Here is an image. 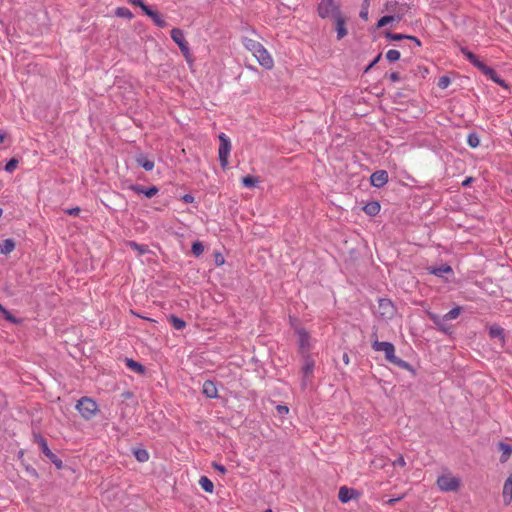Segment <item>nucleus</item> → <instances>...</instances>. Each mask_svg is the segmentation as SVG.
<instances>
[{
  "mask_svg": "<svg viewBox=\"0 0 512 512\" xmlns=\"http://www.w3.org/2000/svg\"><path fill=\"white\" fill-rule=\"evenodd\" d=\"M243 45L247 50H249L253 54V56L257 59L258 63L262 67H264L265 69L273 68V58L260 42L245 37L243 39Z\"/></svg>",
  "mask_w": 512,
  "mask_h": 512,
  "instance_id": "1",
  "label": "nucleus"
},
{
  "mask_svg": "<svg viewBox=\"0 0 512 512\" xmlns=\"http://www.w3.org/2000/svg\"><path fill=\"white\" fill-rule=\"evenodd\" d=\"M372 348L375 351L384 352L385 358L388 362H390L396 366L402 367V368L407 367L408 364L404 360L398 358L395 355V347L391 342H385V341L381 342V341L375 340L372 343Z\"/></svg>",
  "mask_w": 512,
  "mask_h": 512,
  "instance_id": "2",
  "label": "nucleus"
},
{
  "mask_svg": "<svg viewBox=\"0 0 512 512\" xmlns=\"http://www.w3.org/2000/svg\"><path fill=\"white\" fill-rule=\"evenodd\" d=\"M76 409L84 419L90 420L97 414L98 405L93 399L89 397H82L78 400Z\"/></svg>",
  "mask_w": 512,
  "mask_h": 512,
  "instance_id": "3",
  "label": "nucleus"
},
{
  "mask_svg": "<svg viewBox=\"0 0 512 512\" xmlns=\"http://www.w3.org/2000/svg\"><path fill=\"white\" fill-rule=\"evenodd\" d=\"M407 11V6L404 3H399L396 0H388L383 5L382 12L388 13L390 16H398L395 17L396 21H400Z\"/></svg>",
  "mask_w": 512,
  "mask_h": 512,
  "instance_id": "4",
  "label": "nucleus"
},
{
  "mask_svg": "<svg viewBox=\"0 0 512 512\" xmlns=\"http://www.w3.org/2000/svg\"><path fill=\"white\" fill-rule=\"evenodd\" d=\"M341 13L339 6L334 0H321L318 4V14L321 18H334Z\"/></svg>",
  "mask_w": 512,
  "mask_h": 512,
  "instance_id": "5",
  "label": "nucleus"
},
{
  "mask_svg": "<svg viewBox=\"0 0 512 512\" xmlns=\"http://www.w3.org/2000/svg\"><path fill=\"white\" fill-rule=\"evenodd\" d=\"M219 141H220V146H219V150H218L219 161H220L221 166L223 168H226L228 165V159H229V155L231 152V141H230L229 137L224 133H221L219 135Z\"/></svg>",
  "mask_w": 512,
  "mask_h": 512,
  "instance_id": "6",
  "label": "nucleus"
},
{
  "mask_svg": "<svg viewBox=\"0 0 512 512\" xmlns=\"http://www.w3.org/2000/svg\"><path fill=\"white\" fill-rule=\"evenodd\" d=\"M437 485L441 491H457L460 488V480L451 474H445L438 477Z\"/></svg>",
  "mask_w": 512,
  "mask_h": 512,
  "instance_id": "7",
  "label": "nucleus"
},
{
  "mask_svg": "<svg viewBox=\"0 0 512 512\" xmlns=\"http://www.w3.org/2000/svg\"><path fill=\"white\" fill-rule=\"evenodd\" d=\"M299 353L301 356L310 355L312 349V339L309 333L304 328H297Z\"/></svg>",
  "mask_w": 512,
  "mask_h": 512,
  "instance_id": "8",
  "label": "nucleus"
},
{
  "mask_svg": "<svg viewBox=\"0 0 512 512\" xmlns=\"http://www.w3.org/2000/svg\"><path fill=\"white\" fill-rule=\"evenodd\" d=\"M171 38L179 46L184 57L188 60L191 56L190 49L187 41L185 40L184 33L179 28H173L171 30Z\"/></svg>",
  "mask_w": 512,
  "mask_h": 512,
  "instance_id": "9",
  "label": "nucleus"
},
{
  "mask_svg": "<svg viewBox=\"0 0 512 512\" xmlns=\"http://www.w3.org/2000/svg\"><path fill=\"white\" fill-rule=\"evenodd\" d=\"M377 313L381 318L391 319L394 317L396 309L390 299L380 298L378 301Z\"/></svg>",
  "mask_w": 512,
  "mask_h": 512,
  "instance_id": "10",
  "label": "nucleus"
},
{
  "mask_svg": "<svg viewBox=\"0 0 512 512\" xmlns=\"http://www.w3.org/2000/svg\"><path fill=\"white\" fill-rule=\"evenodd\" d=\"M302 358H303V365L301 368V372L303 375L302 386L306 387L312 377L314 366H315V361L311 357V355L302 356Z\"/></svg>",
  "mask_w": 512,
  "mask_h": 512,
  "instance_id": "11",
  "label": "nucleus"
},
{
  "mask_svg": "<svg viewBox=\"0 0 512 512\" xmlns=\"http://www.w3.org/2000/svg\"><path fill=\"white\" fill-rule=\"evenodd\" d=\"M333 20L335 22V29H336V32H337V39L340 40V39L344 38L348 34V31H347V29L345 27L346 17L342 13H339L336 16H334Z\"/></svg>",
  "mask_w": 512,
  "mask_h": 512,
  "instance_id": "12",
  "label": "nucleus"
},
{
  "mask_svg": "<svg viewBox=\"0 0 512 512\" xmlns=\"http://www.w3.org/2000/svg\"><path fill=\"white\" fill-rule=\"evenodd\" d=\"M480 71L484 75L489 77L494 83L498 84L499 86H501L505 89L508 88V84L498 76V74L495 72L494 69H492L484 64V65H480Z\"/></svg>",
  "mask_w": 512,
  "mask_h": 512,
  "instance_id": "13",
  "label": "nucleus"
},
{
  "mask_svg": "<svg viewBox=\"0 0 512 512\" xmlns=\"http://www.w3.org/2000/svg\"><path fill=\"white\" fill-rule=\"evenodd\" d=\"M143 12L152 19L154 24L159 28L167 27V22L164 17L157 11L152 10L149 6L144 7Z\"/></svg>",
  "mask_w": 512,
  "mask_h": 512,
  "instance_id": "14",
  "label": "nucleus"
},
{
  "mask_svg": "<svg viewBox=\"0 0 512 512\" xmlns=\"http://www.w3.org/2000/svg\"><path fill=\"white\" fill-rule=\"evenodd\" d=\"M38 443L44 455L48 457L57 466V468H61L62 461L49 449L46 440L44 438H39Z\"/></svg>",
  "mask_w": 512,
  "mask_h": 512,
  "instance_id": "15",
  "label": "nucleus"
},
{
  "mask_svg": "<svg viewBox=\"0 0 512 512\" xmlns=\"http://www.w3.org/2000/svg\"><path fill=\"white\" fill-rule=\"evenodd\" d=\"M370 180L374 187L380 188L388 182V173L384 170L376 171L371 175Z\"/></svg>",
  "mask_w": 512,
  "mask_h": 512,
  "instance_id": "16",
  "label": "nucleus"
},
{
  "mask_svg": "<svg viewBox=\"0 0 512 512\" xmlns=\"http://www.w3.org/2000/svg\"><path fill=\"white\" fill-rule=\"evenodd\" d=\"M358 496V492L354 489L342 486L339 489L338 498L342 503H347Z\"/></svg>",
  "mask_w": 512,
  "mask_h": 512,
  "instance_id": "17",
  "label": "nucleus"
},
{
  "mask_svg": "<svg viewBox=\"0 0 512 512\" xmlns=\"http://www.w3.org/2000/svg\"><path fill=\"white\" fill-rule=\"evenodd\" d=\"M202 393L210 399H215L218 397V389L215 383L211 380H206L202 386Z\"/></svg>",
  "mask_w": 512,
  "mask_h": 512,
  "instance_id": "18",
  "label": "nucleus"
},
{
  "mask_svg": "<svg viewBox=\"0 0 512 512\" xmlns=\"http://www.w3.org/2000/svg\"><path fill=\"white\" fill-rule=\"evenodd\" d=\"M502 497L505 505H509L512 502V473L504 483Z\"/></svg>",
  "mask_w": 512,
  "mask_h": 512,
  "instance_id": "19",
  "label": "nucleus"
},
{
  "mask_svg": "<svg viewBox=\"0 0 512 512\" xmlns=\"http://www.w3.org/2000/svg\"><path fill=\"white\" fill-rule=\"evenodd\" d=\"M131 189L138 194H144L148 198H152L158 193V189L155 186L150 187L149 189H144L141 186L133 185Z\"/></svg>",
  "mask_w": 512,
  "mask_h": 512,
  "instance_id": "20",
  "label": "nucleus"
},
{
  "mask_svg": "<svg viewBox=\"0 0 512 512\" xmlns=\"http://www.w3.org/2000/svg\"><path fill=\"white\" fill-rule=\"evenodd\" d=\"M125 364H126L127 368H129L130 370H132L133 372H135L137 374H144V372H145L144 366L133 359L126 358Z\"/></svg>",
  "mask_w": 512,
  "mask_h": 512,
  "instance_id": "21",
  "label": "nucleus"
},
{
  "mask_svg": "<svg viewBox=\"0 0 512 512\" xmlns=\"http://www.w3.org/2000/svg\"><path fill=\"white\" fill-rule=\"evenodd\" d=\"M136 162L139 166H141L142 168H144L146 171H151L153 170L154 168V161L153 160H150L148 159L145 155L143 154H140L137 158H136Z\"/></svg>",
  "mask_w": 512,
  "mask_h": 512,
  "instance_id": "22",
  "label": "nucleus"
},
{
  "mask_svg": "<svg viewBox=\"0 0 512 512\" xmlns=\"http://www.w3.org/2000/svg\"><path fill=\"white\" fill-rule=\"evenodd\" d=\"M429 273L442 277L444 274L452 273V268L447 264H443L440 267L429 268Z\"/></svg>",
  "mask_w": 512,
  "mask_h": 512,
  "instance_id": "23",
  "label": "nucleus"
},
{
  "mask_svg": "<svg viewBox=\"0 0 512 512\" xmlns=\"http://www.w3.org/2000/svg\"><path fill=\"white\" fill-rule=\"evenodd\" d=\"M499 449L501 450L500 461L502 463L506 462L512 455V447L503 442L499 443Z\"/></svg>",
  "mask_w": 512,
  "mask_h": 512,
  "instance_id": "24",
  "label": "nucleus"
},
{
  "mask_svg": "<svg viewBox=\"0 0 512 512\" xmlns=\"http://www.w3.org/2000/svg\"><path fill=\"white\" fill-rule=\"evenodd\" d=\"M15 248V243L12 239H5L0 243V254H9Z\"/></svg>",
  "mask_w": 512,
  "mask_h": 512,
  "instance_id": "25",
  "label": "nucleus"
},
{
  "mask_svg": "<svg viewBox=\"0 0 512 512\" xmlns=\"http://www.w3.org/2000/svg\"><path fill=\"white\" fill-rule=\"evenodd\" d=\"M363 210L364 212L367 214V215H370V216H375L379 213L380 211V204L376 201H373V202H370V203H367L364 207H363Z\"/></svg>",
  "mask_w": 512,
  "mask_h": 512,
  "instance_id": "26",
  "label": "nucleus"
},
{
  "mask_svg": "<svg viewBox=\"0 0 512 512\" xmlns=\"http://www.w3.org/2000/svg\"><path fill=\"white\" fill-rule=\"evenodd\" d=\"M463 55L476 67L480 70V65H484L483 62H481L475 54H473L471 51L463 48L462 49Z\"/></svg>",
  "mask_w": 512,
  "mask_h": 512,
  "instance_id": "27",
  "label": "nucleus"
},
{
  "mask_svg": "<svg viewBox=\"0 0 512 512\" xmlns=\"http://www.w3.org/2000/svg\"><path fill=\"white\" fill-rule=\"evenodd\" d=\"M489 335L492 338H499L502 343L505 341L504 330L498 325H493L489 328Z\"/></svg>",
  "mask_w": 512,
  "mask_h": 512,
  "instance_id": "28",
  "label": "nucleus"
},
{
  "mask_svg": "<svg viewBox=\"0 0 512 512\" xmlns=\"http://www.w3.org/2000/svg\"><path fill=\"white\" fill-rule=\"evenodd\" d=\"M199 485L205 492L212 493L214 490L213 482L206 476H202L199 479Z\"/></svg>",
  "mask_w": 512,
  "mask_h": 512,
  "instance_id": "29",
  "label": "nucleus"
},
{
  "mask_svg": "<svg viewBox=\"0 0 512 512\" xmlns=\"http://www.w3.org/2000/svg\"><path fill=\"white\" fill-rule=\"evenodd\" d=\"M168 321L172 324V326L174 327V329L176 330H182L185 328L186 326V323L184 320H182L181 318L175 316V315H170L168 317Z\"/></svg>",
  "mask_w": 512,
  "mask_h": 512,
  "instance_id": "30",
  "label": "nucleus"
},
{
  "mask_svg": "<svg viewBox=\"0 0 512 512\" xmlns=\"http://www.w3.org/2000/svg\"><path fill=\"white\" fill-rule=\"evenodd\" d=\"M127 246H129L131 249L138 252L139 255L146 254L148 252V246L147 245H140L134 241L127 242Z\"/></svg>",
  "mask_w": 512,
  "mask_h": 512,
  "instance_id": "31",
  "label": "nucleus"
},
{
  "mask_svg": "<svg viewBox=\"0 0 512 512\" xmlns=\"http://www.w3.org/2000/svg\"><path fill=\"white\" fill-rule=\"evenodd\" d=\"M467 144L471 148H477L480 145V138L476 133H470L467 137Z\"/></svg>",
  "mask_w": 512,
  "mask_h": 512,
  "instance_id": "32",
  "label": "nucleus"
},
{
  "mask_svg": "<svg viewBox=\"0 0 512 512\" xmlns=\"http://www.w3.org/2000/svg\"><path fill=\"white\" fill-rule=\"evenodd\" d=\"M460 313H461V307L457 306V307L451 309L448 313H446L443 316V320L448 321V320L456 319L460 315Z\"/></svg>",
  "mask_w": 512,
  "mask_h": 512,
  "instance_id": "33",
  "label": "nucleus"
},
{
  "mask_svg": "<svg viewBox=\"0 0 512 512\" xmlns=\"http://www.w3.org/2000/svg\"><path fill=\"white\" fill-rule=\"evenodd\" d=\"M116 15L118 17H122V18H127V19H132L133 18V14L132 12L126 8V7H119L116 9Z\"/></svg>",
  "mask_w": 512,
  "mask_h": 512,
  "instance_id": "34",
  "label": "nucleus"
},
{
  "mask_svg": "<svg viewBox=\"0 0 512 512\" xmlns=\"http://www.w3.org/2000/svg\"><path fill=\"white\" fill-rule=\"evenodd\" d=\"M258 182H259V180L256 177L245 176L242 178V184L248 188L255 187Z\"/></svg>",
  "mask_w": 512,
  "mask_h": 512,
  "instance_id": "35",
  "label": "nucleus"
},
{
  "mask_svg": "<svg viewBox=\"0 0 512 512\" xmlns=\"http://www.w3.org/2000/svg\"><path fill=\"white\" fill-rule=\"evenodd\" d=\"M396 16H390V15H385L383 17H381L378 22H377V28H382L384 26H386L387 24L393 22V21H396Z\"/></svg>",
  "mask_w": 512,
  "mask_h": 512,
  "instance_id": "36",
  "label": "nucleus"
},
{
  "mask_svg": "<svg viewBox=\"0 0 512 512\" xmlns=\"http://www.w3.org/2000/svg\"><path fill=\"white\" fill-rule=\"evenodd\" d=\"M136 459L140 462H146L149 459V454L144 449H138L134 452Z\"/></svg>",
  "mask_w": 512,
  "mask_h": 512,
  "instance_id": "37",
  "label": "nucleus"
},
{
  "mask_svg": "<svg viewBox=\"0 0 512 512\" xmlns=\"http://www.w3.org/2000/svg\"><path fill=\"white\" fill-rule=\"evenodd\" d=\"M386 58L390 62H394L400 59V52L395 49H390L386 53Z\"/></svg>",
  "mask_w": 512,
  "mask_h": 512,
  "instance_id": "38",
  "label": "nucleus"
},
{
  "mask_svg": "<svg viewBox=\"0 0 512 512\" xmlns=\"http://www.w3.org/2000/svg\"><path fill=\"white\" fill-rule=\"evenodd\" d=\"M204 251V246L202 245L201 242L197 241V242H194L192 244V253L195 255V256H200Z\"/></svg>",
  "mask_w": 512,
  "mask_h": 512,
  "instance_id": "39",
  "label": "nucleus"
},
{
  "mask_svg": "<svg viewBox=\"0 0 512 512\" xmlns=\"http://www.w3.org/2000/svg\"><path fill=\"white\" fill-rule=\"evenodd\" d=\"M451 83V80L448 76H441L439 79H438V82H437V86L440 88V89H446Z\"/></svg>",
  "mask_w": 512,
  "mask_h": 512,
  "instance_id": "40",
  "label": "nucleus"
},
{
  "mask_svg": "<svg viewBox=\"0 0 512 512\" xmlns=\"http://www.w3.org/2000/svg\"><path fill=\"white\" fill-rule=\"evenodd\" d=\"M386 37L391 41H400L402 39H407L408 35L399 34V33H390L387 32Z\"/></svg>",
  "mask_w": 512,
  "mask_h": 512,
  "instance_id": "41",
  "label": "nucleus"
},
{
  "mask_svg": "<svg viewBox=\"0 0 512 512\" xmlns=\"http://www.w3.org/2000/svg\"><path fill=\"white\" fill-rule=\"evenodd\" d=\"M0 314L7 321H9L11 323H18V320L8 310H6L4 307H3V310L0 311Z\"/></svg>",
  "mask_w": 512,
  "mask_h": 512,
  "instance_id": "42",
  "label": "nucleus"
},
{
  "mask_svg": "<svg viewBox=\"0 0 512 512\" xmlns=\"http://www.w3.org/2000/svg\"><path fill=\"white\" fill-rule=\"evenodd\" d=\"M368 15H369V12H368V0H365V5L362 7L360 13H359V16L361 19L367 21L368 20Z\"/></svg>",
  "mask_w": 512,
  "mask_h": 512,
  "instance_id": "43",
  "label": "nucleus"
},
{
  "mask_svg": "<svg viewBox=\"0 0 512 512\" xmlns=\"http://www.w3.org/2000/svg\"><path fill=\"white\" fill-rule=\"evenodd\" d=\"M18 165V161L16 159H11L6 165H5V170L7 172H13L16 167Z\"/></svg>",
  "mask_w": 512,
  "mask_h": 512,
  "instance_id": "44",
  "label": "nucleus"
},
{
  "mask_svg": "<svg viewBox=\"0 0 512 512\" xmlns=\"http://www.w3.org/2000/svg\"><path fill=\"white\" fill-rule=\"evenodd\" d=\"M131 5L138 6L141 8V10H144V7L147 5L144 3L143 0H127Z\"/></svg>",
  "mask_w": 512,
  "mask_h": 512,
  "instance_id": "45",
  "label": "nucleus"
},
{
  "mask_svg": "<svg viewBox=\"0 0 512 512\" xmlns=\"http://www.w3.org/2000/svg\"><path fill=\"white\" fill-rule=\"evenodd\" d=\"M429 315H430L431 320H432V321H433L437 326L441 327L442 321H444V320H443V317H442V318H440V316L435 315V314H429Z\"/></svg>",
  "mask_w": 512,
  "mask_h": 512,
  "instance_id": "46",
  "label": "nucleus"
},
{
  "mask_svg": "<svg viewBox=\"0 0 512 512\" xmlns=\"http://www.w3.org/2000/svg\"><path fill=\"white\" fill-rule=\"evenodd\" d=\"M406 465L405 459L402 455H400L394 462L393 466L404 467Z\"/></svg>",
  "mask_w": 512,
  "mask_h": 512,
  "instance_id": "47",
  "label": "nucleus"
},
{
  "mask_svg": "<svg viewBox=\"0 0 512 512\" xmlns=\"http://www.w3.org/2000/svg\"><path fill=\"white\" fill-rule=\"evenodd\" d=\"M65 212L70 216H77L80 213L79 207H73L65 210Z\"/></svg>",
  "mask_w": 512,
  "mask_h": 512,
  "instance_id": "48",
  "label": "nucleus"
},
{
  "mask_svg": "<svg viewBox=\"0 0 512 512\" xmlns=\"http://www.w3.org/2000/svg\"><path fill=\"white\" fill-rule=\"evenodd\" d=\"M225 260L221 253L215 254V263L217 266H222L224 264Z\"/></svg>",
  "mask_w": 512,
  "mask_h": 512,
  "instance_id": "49",
  "label": "nucleus"
},
{
  "mask_svg": "<svg viewBox=\"0 0 512 512\" xmlns=\"http://www.w3.org/2000/svg\"><path fill=\"white\" fill-rule=\"evenodd\" d=\"M212 466H213V468H214L215 470H217V471H218L219 473H221V474H225V473L227 472V469H226L223 465H221V464H218V463H215V462H214V463L212 464Z\"/></svg>",
  "mask_w": 512,
  "mask_h": 512,
  "instance_id": "50",
  "label": "nucleus"
},
{
  "mask_svg": "<svg viewBox=\"0 0 512 512\" xmlns=\"http://www.w3.org/2000/svg\"><path fill=\"white\" fill-rule=\"evenodd\" d=\"M388 77H389V79H390L392 82H398V81H400V75H399V73H397V72H392V73H390Z\"/></svg>",
  "mask_w": 512,
  "mask_h": 512,
  "instance_id": "51",
  "label": "nucleus"
},
{
  "mask_svg": "<svg viewBox=\"0 0 512 512\" xmlns=\"http://www.w3.org/2000/svg\"><path fill=\"white\" fill-rule=\"evenodd\" d=\"M381 58V54H378L376 58L368 65V67L365 69V72L369 71Z\"/></svg>",
  "mask_w": 512,
  "mask_h": 512,
  "instance_id": "52",
  "label": "nucleus"
},
{
  "mask_svg": "<svg viewBox=\"0 0 512 512\" xmlns=\"http://www.w3.org/2000/svg\"><path fill=\"white\" fill-rule=\"evenodd\" d=\"M277 410L281 414H287L288 411H289L288 407L287 406H283V405H278L277 406Z\"/></svg>",
  "mask_w": 512,
  "mask_h": 512,
  "instance_id": "53",
  "label": "nucleus"
},
{
  "mask_svg": "<svg viewBox=\"0 0 512 512\" xmlns=\"http://www.w3.org/2000/svg\"><path fill=\"white\" fill-rule=\"evenodd\" d=\"M403 497L400 496L398 498H392V499H389L386 504L389 505V506H393L397 501H400Z\"/></svg>",
  "mask_w": 512,
  "mask_h": 512,
  "instance_id": "54",
  "label": "nucleus"
},
{
  "mask_svg": "<svg viewBox=\"0 0 512 512\" xmlns=\"http://www.w3.org/2000/svg\"><path fill=\"white\" fill-rule=\"evenodd\" d=\"M407 39L414 41V43H415L418 47H420V46H421V41H420L418 38H416L415 36H409V35H408Z\"/></svg>",
  "mask_w": 512,
  "mask_h": 512,
  "instance_id": "55",
  "label": "nucleus"
},
{
  "mask_svg": "<svg viewBox=\"0 0 512 512\" xmlns=\"http://www.w3.org/2000/svg\"><path fill=\"white\" fill-rule=\"evenodd\" d=\"M473 181V178L472 177H468L466 178L463 182H462V186L463 187H466V186H469L470 183Z\"/></svg>",
  "mask_w": 512,
  "mask_h": 512,
  "instance_id": "56",
  "label": "nucleus"
},
{
  "mask_svg": "<svg viewBox=\"0 0 512 512\" xmlns=\"http://www.w3.org/2000/svg\"><path fill=\"white\" fill-rule=\"evenodd\" d=\"M6 133L4 131H0V143H3L6 139Z\"/></svg>",
  "mask_w": 512,
  "mask_h": 512,
  "instance_id": "57",
  "label": "nucleus"
},
{
  "mask_svg": "<svg viewBox=\"0 0 512 512\" xmlns=\"http://www.w3.org/2000/svg\"><path fill=\"white\" fill-rule=\"evenodd\" d=\"M183 200H184L185 202H187V203H188V202H192V201H193V197H192L191 195H185V196L183 197Z\"/></svg>",
  "mask_w": 512,
  "mask_h": 512,
  "instance_id": "58",
  "label": "nucleus"
},
{
  "mask_svg": "<svg viewBox=\"0 0 512 512\" xmlns=\"http://www.w3.org/2000/svg\"><path fill=\"white\" fill-rule=\"evenodd\" d=\"M343 361L346 365H348L350 363V359H349V356L347 354H344L343 355Z\"/></svg>",
  "mask_w": 512,
  "mask_h": 512,
  "instance_id": "59",
  "label": "nucleus"
},
{
  "mask_svg": "<svg viewBox=\"0 0 512 512\" xmlns=\"http://www.w3.org/2000/svg\"><path fill=\"white\" fill-rule=\"evenodd\" d=\"M264 512H272V510L271 509H267Z\"/></svg>",
  "mask_w": 512,
  "mask_h": 512,
  "instance_id": "60",
  "label": "nucleus"
},
{
  "mask_svg": "<svg viewBox=\"0 0 512 512\" xmlns=\"http://www.w3.org/2000/svg\"><path fill=\"white\" fill-rule=\"evenodd\" d=\"M3 310V306L0 304V311Z\"/></svg>",
  "mask_w": 512,
  "mask_h": 512,
  "instance_id": "61",
  "label": "nucleus"
}]
</instances>
